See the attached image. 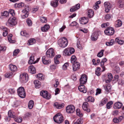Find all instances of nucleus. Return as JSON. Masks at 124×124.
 I'll return each instance as SVG.
<instances>
[{
  "mask_svg": "<svg viewBox=\"0 0 124 124\" xmlns=\"http://www.w3.org/2000/svg\"><path fill=\"white\" fill-rule=\"evenodd\" d=\"M68 42L67 39L63 38L59 39L58 41V45L61 47L63 48L66 47L68 45Z\"/></svg>",
  "mask_w": 124,
  "mask_h": 124,
  "instance_id": "1",
  "label": "nucleus"
},
{
  "mask_svg": "<svg viewBox=\"0 0 124 124\" xmlns=\"http://www.w3.org/2000/svg\"><path fill=\"white\" fill-rule=\"evenodd\" d=\"M17 93L19 97L22 98H24L26 96L25 91L24 88L21 86L17 89Z\"/></svg>",
  "mask_w": 124,
  "mask_h": 124,
  "instance_id": "2",
  "label": "nucleus"
},
{
  "mask_svg": "<svg viewBox=\"0 0 124 124\" xmlns=\"http://www.w3.org/2000/svg\"><path fill=\"white\" fill-rule=\"evenodd\" d=\"M75 52V49L73 47H69L65 49L63 51V54L65 56H69Z\"/></svg>",
  "mask_w": 124,
  "mask_h": 124,
  "instance_id": "3",
  "label": "nucleus"
},
{
  "mask_svg": "<svg viewBox=\"0 0 124 124\" xmlns=\"http://www.w3.org/2000/svg\"><path fill=\"white\" fill-rule=\"evenodd\" d=\"M16 18L15 17L10 18L8 22L6 23V25L7 26H13L15 25L16 24Z\"/></svg>",
  "mask_w": 124,
  "mask_h": 124,
  "instance_id": "4",
  "label": "nucleus"
},
{
  "mask_svg": "<svg viewBox=\"0 0 124 124\" xmlns=\"http://www.w3.org/2000/svg\"><path fill=\"white\" fill-rule=\"evenodd\" d=\"M20 80L21 82L23 83H26L28 80V75L26 73H24L20 75Z\"/></svg>",
  "mask_w": 124,
  "mask_h": 124,
  "instance_id": "5",
  "label": "nucleus"
},
{
  "mask_svg": "<svg viewBox=\"0 0 124 124\" xmlns=\"http://www.w3.org/2000/svg\"><path fill=\"white\" fill-rule=\"evenodd\" d=\"M104 32L106 35H111L114 34V30L113 28L109 27H107L104 31Z\"/></svg>",
  "mask_w": 124,
  "mask_h": 124,
  "instance_id": "6",
  "label": "nucleus"
},
{
  "mask_svg": "<svg viewBox=\"0 0 124 124\" xmlns=\"http://www.w3.org/2000/svg\"><path fill=\"white\" fill-rule=\"evenodd\" d=\"M75 108L72 105H69L67 106L66 108V111L69 114L73 113L75 111Z\"/></svg>",
  "mask_w": 124,
  "mask_h": 124,
  "instance_id": "7",
  "label": "nucleus"
},
{
  "mask_svg": "<svg viewBox=\"0 0 124 124\" xmlns=\"http://www.w3.org/2000/svg\"><path fill=\"white\" fill-rule=\"evenodd\" d=\"M46 55L47 57H53L54 55L53 48H51L48 49L46 52Z\"/></svg>",
  "mask_w": 124,
  "mask_h": 124,
  "instance_id": "8",
  "label": "nucleus"
},
{
  "mask_svg": "<svg viewBox=\"0 0 124 124\" xmlns=\"http://www.w3.org/2000/svg\"><path fill=\"white\" fill-rule=\"evenodd\" d=\"M41 95L43 98L47 99H49L51 98V96L46 91H42L40 92Z\"/></svg>",
  "mask_w": 124,
  "mask_h": 124,
  "instance_id": "9",
  "label": "nucleus"
},
{
  "mask_svg": "<svg viewBox=\"0 0 124 124\" xmlns=\"http://www.w3.org/2000/svg\"><path fill=\"white\" fill-rule=\"evenodd\" d=\"M87 77L85 75H82L80 79V84L84 85L86 83L87 80Z\"/></svg>",
  "mask_w": 124,
  "mask_h": 124,
  "instance_id": "10",
  "label": "nucleus"
},
{
  "mask_svg": "<svg viewBox=\"0 0 124 124\" xmlns=\"http://www.w3.org/2000/svg\"><path fill=\"white\" fill-rule=\"evenodd\" d=\"M53 119L55 122L58 124L62 123L64 120L63 117H54Z\"/></svg>",
  "mask_w": 124,
  "mask_h": 124,
  "instance_id": "11",
  "label": "nucleus"
},
{
  "mask_svg": "<svg viewBox=\"0 0 124 124\" xmlns=\"http://www.w3.org/2000/svg\"><path fill=\"white\" fill-rule=\"evenodd\" d=\"M104 6L105 8V12L107 13L108 12L111 8L110 3L108 2H105L104 3Z\"/></svg>",
  "mask_w": 124,
  "mask_h": 124,
  "instance_id": "12",
  "label": "nucleus"
},
{
  "mask_svg": "<svg viewBox=\"0 0 124 124\" xmlns=\"http://www.w3.org/2000/svg\"><path fill=\"white\" fill-rule=\"evenodd\" d=\"M72 67L73 68V70L74 71H75L78 70L80 68V63L78 62L73 63Z\"/></svg>",
  "mask_w": 124,
  "mask_h": 124,
  "instance_id": "13",
  "label": "nucleus"
},
{
  "mask_svg": "<svg viewBox=\"0 0 124 124\" xmlns=\"http://www.w3.org/2000/svg\"><path fill=\"white\" fill-rule=\"evenodd\" d=\"M88 103L87 102H84L82 105V108L85 111H86L87 112H89L90 111V109L88 108Z\"/></svg>",
  "mask_w": 124,
  "mask_h": 124,
  "instance_id": "14",
  "label": "nucleus"
},
{
  "mask_svg": "<svg viewBox=\"0 0 124 124\" xmlns=\"http://www.w3.org/2000/svg\"><path fill=\"white\" fill-rule=\"evenodd\" d=\"M47 57L45 56H43L42 57V62L45 64H47L50 63L51 61L50 60L47 59Z\"/></svg>",
  "mask_w": 124,
  "mask_h": 124,
  "instance_id": "15",
  "label": "nucleus"
},
{
  "mask_svg": "<svg viewBox=\"0 0 124 124\" xmlns=\"http://www.w3.org/2000/svg\"><path fill=\"white\" fill-rule=\"evenodd\" d=\"M80 5L79 4H78L75 6H73L70 9L71 12H73L78 9L80 8Z\"/></svg>",
  "mask_w": 124,
  "mask_h": 124,
  "instance_id": "16",
  "label": "nucleus"
},
{
  "mask_svg": "<svg viewBox=\"0 0 124 124\" xmlns=\"http://www.w3.org/2000/svg\"><path fill=\"white\" fill-rule=\"evenodd\" d=\"M28 71L30 73L34 74L36 73V71L33 65H31L29 66L28 69Z\"/></svg>",
  "mask_w": 124,
  "mask_h": 124,
  "instance_id": "17",
  "label": "nucleus"
},
{
  "mask_svg": "<svg viewBox=\"0 0 124 124\" xmlns=\"http://www.w3.org/2000/svg\"><path fill=\"white\" fill-rule=\"evenodd\" d=\"M79 90L83 93H85L87 91V89L85 88V86L83 85H81L79 86L78 87Z\"/></svg>",
  "mask_w": 124,
  "mask_h": 124,
  "instance_id": "18",
  "label": "nucleus"
},
{
  "mask_svg": "<svg viewBox=\"0 0 124 124\" xmlns=\"http://www.w3.org/2000/svg\"><path fill=\"white\" fill-rule=\"evenodd\" d=\"M80 22L81 24H84L87 23L88 21V19L85 17L81 18L80 19Z\"/></svg>",
  "mask_w": 124,
  "mask_h": 124,
  "instance_id": "19",
  "label": "nucleus"
},
{
  "mask_svg": "<svg viewBox=\"0 0 124 124\" xmlns=\"http://www.w3.org/2000/svg\"><path fill=\"white\" fill-rule=\"evenodd\" d=\"M56 108L60 109L63 108L64 106V104L63 103L59 104L57 102L55 103L54 104Z\"/></svg>",
  "mask_w": 124,
  "mask_h": 124,
  "instance_id": "20",
  "label": "nucleus"
},
{
  "mask_svg": "<svg viewBox=\"0 0 124 124\" xmlns=\"http://www.w3.org/2000/svg\"><path fill=\"white\" fill-rule=\"evenodd\" d=\"M98 38V36L97 33L94 32L91 35V39L93 41H95L97 40Z\"/></svg>",
  "mask_w": 124,
  "mask_h": 124,
  "instance_id": "21",
  "label": "nucleus"
},
{
  "mask_svg": "<svg viewBox=\"0 0 124 124\" xmlns=\"http://www.w3.org/2000/svg\"><path fill=\"white\" fill-rule=\"evenodd\" d=\"M50 26L49 25L46 24L44 25V27H41V29L43 31L46 32L48 30Z\"/></svg>",
  "mask_w": 124,
  "mask_h": 124,
  "instance_id": "22",
  "label": "nucleus"
},
{
  "mask_svg": "<svg viewBox=\"0 0 124 124\" xmlns=\"http://www.w3.org/2000/svg\"><path fill=\"white\" fill-rule=\"evenodd\" d=\"M123 118V117H115L113 120V121L115 123H118L120 122Z\"/></svg>",
  "mask_w": 124,
  "mask_h": 124,
  "instance_id": "23",
  "label": "nucleus"
},
{
  "mask_svg": "<svg viewBox=\"0 0 124 124\" xmlns=\"http://www.w3.org/2000/svg\"><path fill=\"white\" fill-rule=\"evenodd\" d=\"M13 118L16 122L20 123L22 121V118L21 117H13Z\"/></svg>",
  "mask_w": 124,
  "mask_h": 124,
  "instance_id": "24",
  "label": "nucleus"
},
{
  "mask_svg": "<svg viewBox=\"0 0 124 124\" xmlns=\"http://www.w3.org/2000/svg\"><path fill=\"white\" fill-rule=\"evenodd\" d=\"M122 24V21L120 20H118L115 22V26L116 27L121 26Z\"/></svg>",
  "mask_w": 124,
  "mask_h": 124,
  "instance_id": "25",
  "label": "nucleus"
},
{
  "mask_svg": "<svg viewBox=\"0 0 124 124\" xmlns=\"http://www.w3.org/2000/svg\"><path fill=\"white\" fill-rule=\"evenodd\" d=\"M9 67L10 70L13 72L17 70V67L16 65L10 64Z\"/></svg>",
  "mask_w": 124,
  "mask_h": 124,
  "instance_id": "26",
  "label": "nucleus"
},
{
  "mask_svg": "<svg viewBox=\"0 0 124 124\" xmlns=\"http://www.w3.org/2000/svg\"><path fill=\"white\" fill-rule=\"evenodd\" d=\"M59 0H54L51 2V5L54 7H56L58 5V2Z\"/></svg>",
  "mask_w": 124,
  "mask_h": 124,
  "instance_id": "27",
  "label": "nucleus"
},
{
  "mask_svg": "<svg viewBox=\"0 0 124 124\" xmlns=\"http://www.w3.org/2000/svg\"><path fill=\"white\" fill-rule=\"evenodd\" d=\"M104 88L107 92H109L110 91L111 87L109 84H108L105 86H103Z\"/></svg>",
  "mask_w": 124,
  "mask_h": 124,
  "instance_id": "28",
  "label": "nucleus"
},
{
  "mask_svg": "<svg viewBox=\"0 0 124 124\" xmlns=\"http://www.w3.org/2000/svg\"><path fill=\"white\" fill-rule=\"evenodd\" d=\"M34 56L33 55L31 56L30 58V59L29 61V64H32L33 63L35 64L36 63V61L34 62Z\"/></svg>",
  "mask_w": 124,
  "mask_h": 124,
  "instance_id": "29",
  "label": "nucleus"
},
{
  "mask_svg": "<svg viewBox=\"0 0 124 124\" xmlns=\"http://www.w3.org/2000/svg\"><path fill=\"white\" fill-rule=\"evenodd\" d=\"M35 85V87L37 88H39L40 86L41 83L39 80H35L34 82Z\"/></svg>",
  "mask_w": 124,
  "mask_h": 124,
  "instance_id": "30",
  "label": "nucleus"
},
{
  "mask_svg": "<svg viewBox=\"0 0 124 124\" xmlns=\"http://www.w3.org/2000/svg\"><path fill=\"white\" fill-rule=\"evenodd\" d=\"M122 106V104L120 102H118L115 103L114 107L117 108H121Z\"/></svg>",
  "mask_w": 124,
  "mask_h": 124,
  "instance_id": "31",
  "label": "nucleus"
},
{
  "mask_svg": "<svg viewBox=\"0 0 124 124\" xmlns=\"http://www.w3.org/2000/svg\"><path fill=\"white\" fill-rule=\"evenodd\" d=\"M83 121L82 117H80L77 120L76 122L74 123V124H82Z\"/></svg>",
  "mask_w": 124,
  "mask_h": 124,
  "instance_id": "32",
  "label": "nucleus"
},
{
  "mask_svg": "<svg viewBox=\"0 0 124 124\" xmlns=\"http://www.w3.org/2000/svg\"><path fill=\"white\" fill-rule=\"evenodd\" d=\"M77 58L74 55H72L71 57V62L72 63H74L76 62H78L77 61Z\"/></svg>",
  "mask_w": 124,
  "mask_h": 124,
  "instance_id": "33",
  "label": "nucleus"
},
{
  "mask_svg": "<svg viewBox=\"0 0 124 124\" xmlns=\"http://www.w3.org/2000/svg\"><path fill=\"white\" fill-rule=\"evenodd\" d=\"M108 99L107 98H105L103 99L101 101V103L100 104V106H102L105 104L108 101Z\"/></svg>",
  "mask_w": 124,
  "mask_h": 124,
  "instance_id": "34",
  "label": "nucleus"
},
{
  "mask_svg": "<svg viewBox=\"0 0 124 124\" xmlns=\"http://www.w3.org/2000/svg\"><path fill=\"white\" fill-rule=\"evenodd\" d=\"M94 13L93 11L91 9H89L88 11V17L90 18H91L93 16Z\"/></svg>",
  "mask_w": 124,
  "mask_h": 124,
  "instance_id": "35",
  "label": "nucleus"
},
{
  "mask_svg": "<svg viewBox=\"0 0 124 124\" xmlns=\"http://www.w3.org/2000/svg\"><path fill=\"white\" fill-rule=\"evenodd\" d=\"M35 40L34 39H31L28 41L27 44L28 45H32L35 42Z\"/></svg>",
  "mask_w": 124,
  "mask_h": 124,
  "instance_id": "36",
  "label": "nucleus"
},
{
  "mask_svg": "<svg viewBox=\"0 0 124 124\" xmlns=\"http://www.w3.org/2000/svg\"><path fill=\"white\" fill-rule=\"evenodd\" d=\"M85 101L87 102H93L94 101V98L91 96H89L87 97Z\"/></svg>",
  "mask_w": 124,
  "mask_h": 124,
  "instance_id": "37",
  "label": "nucleus"
},
{
  "mask_svg": "<svg viewBox=\"0 0 124 124\" xmlns=\"http://www.w3.org/2000/svg\"><path fill=\"white\" fill-rule=\"evenodd\" d=\"M34 103L33 101L32 100H30L29 102L28 107L29 109H32Z\"/></svg>",
  "mask_w": 124,
  "mask_h": 124,
  "instance_id": "38",
  "label": "nucleus"
},
{
  "mask_svg": "<svg viewBox=\"0 0 124 124\" xmlns=\"http://www.w3.org/2000/svg\"><path fill=\"white\" fill-rule=\"evenodd\" d=\"M76 111L77 116H83V114L79 109H77L76 110Z\"/></svg>",
  "mask_w": 124,
  "mask_h": 124,
  "instance_id": "39",
  "label": "nucleus"
},
{
  "mask_svg": "<svg viewBox=\"0 0 124 124\" xmlns=\"http://www.w3.org/2000/svg\"><path fill=\"white\" fill-rule=\"evenodd\" d=\"M20 34L22 36H25L26 37H28L29 36V34L26 33L25 31H22L20 33Z\"/></svg>",
  "mask_w": 124,
  "mask_h": 124,
  "instance_id": "40",
  "label": "nucleus"
},
{
  "mask_svg": "<svg viewBox=\"0 0 124 124\" xmlns=\"http://www.w3.org/2000/svg\"><path fill=\"white\" fill-rule=\"evenodd\" d=\"M26 22L29 26H31L32 24V21L29 18H28L27 19Z\"/></svg>",
  "mask_w": 124,
  "mask_h": 124,
  "instance_id": "41",
  "label": "nucleus"
},
{
  "mask_svg": "<svg viewBox=\"0 0 124 124\" xmlns=\"http://www.w3.org/2000/svg\"><path fill=\"white\" fill-rule=\"evenodd\" d=\"M37 76L38 79L39 80H43L44 78L43 74L41 73L38 74Z\"/></svg>",
  "mask_w": 124,
  "mask_h": 124,
  "instance_id": "42",
  "label": "nucleus"
},
{
  "mask_svg": "<svg viewBox=\"0 0 124 124\" xmlns=\"http://www.w3.org/2000/svg\"><path fill=\"white\" fill-rule=\"evenodd\" d=\"M30 9L28 7H26L25 9L22 10V13H26L28 12V11H29Z\"/></svg>",
  "mask_w": 124,
  "mask_h": 124,
  "instance_id": "43",
  "label": "nucleus"
},
{
  "mask_svg": "<svg viewBox=\"0 0 124 124\" xmlns=\"http://www.w3.org/2000/svg\"><path fill=\"white\" fill-rule=\"evenodd\" d=\"M114 42L113 40L111 39L110 42H106V44L107 46H110L113 45Z\"/></svg>",
  "mask_w": 124,
  "mask_h": 124,
  "instance_id": "44",
  "label": "nucleus"
},
{
  "mask_svg": "<svg viewBox=\"0 0 124 124\" xmlns=\"http://www.w3.org/2000/svg\"><path fill=\"white\" fill-rule=\"evenodd\" d=\"M101 70V68L100 67H98L95 71V74L97 76H99L100 75V71Z\"/></svg>",
  "mask_w": 124,
  "mask_h": 124,
  "instance_id": "45",
  "label": "nucleus"
},
{
  "mask_svg": "<svg viewBox=\"0 0 124 124\" xmlns=\"http://www.w3.org/2000/svg\"><path fill=\"white\" fill-rule=\"evenodd\" d=\"M104 51V50H101L100 52H99L97 54V56L99 57H102L103 55Z\"/></svg>",
  "mask_w": 124,
  "mask_h": 124,
  "instance_id": "46",
  "label": "nucleus"
},
{
  "mask_svg": "<svg viewBox=\"0 0 124 124\" xmlns=\"http://www.w3.org/2000/svg\"><path fill=\"white\" fill-rule=\"evenodd\" d=\"M8 13H9V15H11L13 16L15 15V14L14 13V10L13 9H9V10Z\"/></svg>",
  "mask_w": 124,
  "mask_h": 124,
  "instance_id": "47",
  "label": "nucleus"
},
{
  "mask_svg": "<svg viewBox=\"0 0 124 124\" xmlns=\"http://www.w3.org/2000/svg\"><path fill=\"white\" fill-rule=\"evenodd\" d=\"M5 76L6 78H11L12 77V74L10 73H6L5 74Z\"/></svg>",
  "mask_w": 124,
  "mask_h": 124,
  "instance_id": "48",
  "label": "nucleus"
},
{
  "mask_svg": "<svg viewBox=\"0 0 124 124\" xmlns=\"http://www.w3.org/2000/svg\"><path fill=\"white\" fill-rule=\"evenodd\" d=\"M69 66V63L68 62H66L65 63L64 65H63L62 67V69L64 70H66L67 67Z\"/></svg>",
  "mask_w": 124,
  "mask_h": 124,
  "instance_id": "49",
  "label": "nucleus"
},
{
  "mask_svg": "<svg viewBox=\"0 0 124 124\" xmlns=\"http://www.w3.org/2000/svg\"><path fill=\"white\" fill-rule=\"evenodd\" d=\"M8 92L11 94H14L15 92V91L13 89L10 88L8 90Z\"/></svg>",
  "mask_w": 124,
  "mask_h": 124,
  "instance_id": "50",
  "label": "nucleus"
},
{
  "mask_svg": "<svg viewBox=\"0 0 124 124\" xmlns=\"http://www.w3.org/2000/svg\"><path fill=\"white\" fill-rule=\"evenodd\" d=\"M113 104V102L112 101L108 102L107 104V108L108 109H109L111 107V105Z\"/></svg>",
  "mask_w": 124,
  "mask_h": 124,
  "instance_id": "51",
  "label": "nucleus"
},
{
  "mask_svg": "<svg viewBox=\"0 0 124 124\" xmlns=\"http://www.w3.org/2000/svg\"><path fill=\"white\" fill-rule=\"evenodd\" d=\"M2 16H4L5 17H7L9 16V13L7 11H4L3 14H2Z\"/></svg>",
  "mask_w": 124,
  "mask_h": 124,
  "instance_id": "52",
  "label": "nucleus"
},
{
  "mask_svg": "<svg viewBox=\"0 0 124 124\" xmlns=\"http://www.w3.org/2000/svg\"><path fill=\"white\" fill-rule=\"evenodd\" d=\"M116 41L119 44H122L124 43V41L123 40H120L118 38L116 39Z\"/></svg>",
  "mask_w": 124,
  "mask_h": 124,
  "instance_id": "53",
  "label": "nucleus"
},
{
  "mask_svg": "<svg viewBox=\"0 0 124 124\" xmlns=\"http://www.w3.org/2000/svg\"><path fill=\"white\" fill-rule=\"evenodd\" d=\"M19 51L20 50L18 49L15 50L13 52V55L14 56L16 55L19 52Z\"/></svg>",
  "mask_w": 124,
  "mask_h": 124,
  "instance_id": "54",
  "label": "nucleus"
},
{
  "mask_svg": "<svg viewBox=\"0 0 124 124\" xmlns=\"http://www.w3.org/2000/svg\"><path fill=\"white\" fill-rule=\"evenodd\" d=\"M40 21L42 23H46L47 22V19L46 17H43L41 18Z\"/></svg>",
  "mask_w": 124,
  "mask_h": 124,
  "instance_id": "55",
  "label": "nucleus"
},
{
  "mask_svg": "<svg viewBox=\"0 0 124 124\" xmlns=\"http://www.w3.org/2000/svg\"><path fill=\"white\" fill-rule=\"evenodd\" d=\"M111 15L110 14H107L105 16V19L106 20L110 19L111 17Z\"/></svg>",
  "mask_w": 124,
  "mask_h": 124,
  "instance_id": "56",
  "label": "nucleus"
},
{
  "mask_svg": "<svg viewBox=\"0 0 124 124\" xmlns=\"http://www.w3.org/2000/svg\"><path fill=\"white\" fill-rule=\"evenodd\" d=\"M119 7L120 8H123L124 6L123 2L122 0H119Z\"/></svg>",
  "mask_w": 124,
  "mask_h": 124,
  "instance_id": "57",
  "label": "nucleus"
},
{
  "mask_svg": "<svg viewBox=\"0 0 124 124\" xmlns=\"http://www.w3.org/2000/svg\"><path fill=\"white\" fill-rule=\"evenodd\" d=\"M70 25L72 26L75 25L77 27L78 26V24L76 22L74 21L70 24Z\"/></svg>",
  "mask_w": 124,
  "mask_h": 124,
  "instance_id": "58",
  "label": "nucleus"
},
{
  "mask_svg": "<svg viewBox=\"0 0 124 124\" xmlns=\"http://www.w3.org/2000/svg\"><path fill=\"white\" fill-rule=\"evenodd\" d=\"M107 75L108 79L112 80L113 78V77L112 74L110 73H108L107 74Z\"/></svg>",
  "mask_w": 124,
  "mask_h": 124,
  "instance_id": "59",
  "label": "nucleus"
},
{
  "mask_svg": "<svg viewBox=\"0 0 124 124\" xmlns=\"http://www.w3.org/2000/svg\"><path fill=\"white\" fill-rule=\"evenodd\" d=\"M109 25V23H107L102 24L101 25V27L102 28H105Z\"/></svg>",
  "mask_w": 124,
  "mask_h": 124,
  "instance_id": "60",
  "label": "nucleus"
},
{
  "mask_svg": "<svg viewBox=\"0 0 124 124\" xmlns=\"http://www.w3.org/2000/svg\"><path fill=\"white\" fill-rule=\"evenodd\" d=\"M6 49V47L5 46H2L0 45V53L1 51H4Z\"/></svg>",
  "mask_w": 124,
  "mask_h": 124,
  "instance_id": "61",
  "label": "nucleus"
},
{
  "mask_svg": "<svg viewBox=\"0 0 124 124\" xmlns=\"http://www.w3.org/2000/svg\"><path fill=\"white\" fill-rule=\"evenodd\" d=\"M24 14L22 16V18H25L27 17L29 15L28 12L24 13Z\"/></svg>",
  "mask_w": 124,
  "mask_h": 124,
  "instance_id": "62",
  "label": "nucleus"
},
{
  "mask_svg": "<svg viewBox=\"0 0 124 124\" xmlns=\"http://www.w3.org/2000/svg\"><path fill=\"white\" fill-rule=\"evenodd\" d=\"M80 41L78 40L77 42V46L78 48H80L81 47V45L80 44Z\"/></svg>",
  "mask_w": 124,
  "mask_h": 124,
  "instance_id": "63",
  "label": "nucleus"
},
{
  "mask_svg": "<svg viewBox=\"0 0 124 124\" xmlns=\"http://www.w3.org/2000/svg\"><path fill=\"white\" fill-rule=\"evenodd\" d=\"M101 89L99 88H97L96 90V92L95 94L96 95H97L101 93Z\"/></svg>",
  "mask_w": 124,
  "mask_h": 124,
  "instance_id": "64",
  "label": "nucleus"
}]
</instances>
